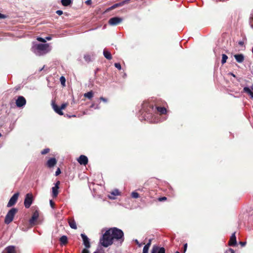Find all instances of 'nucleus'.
<instances>
[{
  "label": "nucleus",
  "mask_w": 253,
  "mask_h": 253,
  "mask_svg": "<svg viewBox=\"0 0 253 253\" xmlns=\"http://www.w3.org/2000/svg\"><path fill=\"white\" fill-rule=\"evenodd\" d=\"M60 81L61 82V84L64 86L65 85L66 79L63 76H61L60 78Z\"/></svg>",
  "instance_id": "30"
},
{
  "label": "nucleus",
  "mask_w": 253,
  "mask_h": 253,
  "mask_svg": "<svg viewBox=\"0 0 253 253\" xmlns=\"http://www.w3.org/2000/svg\"><path fill=\"white\" fill-rule=\"evenodd\" d=\"M151 240L150 239L149 240L148 243L146 245H145V246L144 247L142 253H148V250L151 245Z\"/></svg>",
  "instance_id": "21"
},
{
  "label": "nucleus",
  "mask_w": 253,
  "mask_h": 253,
  "mask_svg": "<svg viewBox=\"0 0 253 253\" xmlns=\"http://www.w3.org/2000/svg\"><path fill=\"white\" fill-rule=\"evenodd\" d=\"M187 244H185L184 245V253H185L186 252V249H187Z\"/></svg>",
  "instance_id": "46"
},
{
  "label": "nucleus",
  "mask_w": 253,
  "mask_h": 253,
  "mask_svg": "<svg viewBox=\"0 0 253 253\" xmlns=\"http://www.w3.org/2000/svg\"><path fill=\"white\" fill-rule=\"evenodd\" d=\"M19 196V193L18 192L15 193L10 199L7 205V207H11L15 205L18 200Z\"/></svg>",
  "instance_id": "7"
},
{
  "label": "nucleus",
  "mask_w": 253,
  "mask_h": 253,
  "mask_svg": "<svg viewBox=\"0 0 253 253\" xmlns=\"http://www.w3.org/2000/svg\"><path fill=\"white\" fill-rule=\"evenodd\" d=\"M157 109L158 112H159L160 114H164L167 112V110L164 107H157Z\"/></svg>",
  "instance_id": "26"
},
{
  "label": "nucleus",
  "mask_w": 253,
  "mask_h": 253,
  "mask_svg": "<svg viewBox=\"0 0 253 253\" xmlns=\"http://www.w3.org/2000/svg\"><path fill=\"white\" fill-rule=\"evenodd\" d=\"M56 13L59 15H61L63 14V11L61 10H58L56 11Z\"/></svg>",
  "instance_id": "40"
},
{
  "label": "nucleus",
  "mask_w": 253,
  "mask_h": 253,
  "mask_svg": "<svg viewBox=\"0 0 253 253\" xmlns=\"http://www.w3.org/2000/svg\"><path fill=\"white\" fill-rule=\"evenodd\" d=\"M175 253H179L178 252H176Z\"/></svg>",
  "instance_id": "57"
},
{
  "label": "nucleus",
  "mask_w": 253,
  "mask_h": 253,
  "mask_svg": "<svg viewBox=\"0 0 253 253\" xmlns=\"http://www.w3.org/2000/svg\"><path fill=\"white\" fill-rule=\"evenodd\" d=\"M103 54L105 58L108 59H111V53L106 49H104Z\"/></svg>",
  "instance_id": "27"
},
{
  "label": "nucleus",
  "mask_w": 253,
  "mask_h": 253,
  "mask_svg": "<svg viewBox=\"0 0 253 253\" xmlns=\"http://www.w3.org/2000/svg\"><path fill=\"white\" fill-rule=\"evenodd\" d=\"M93 253H98L97 252H95Z\"/></svg>",
  "instance_id": "56"
},
{
  "label": "nucleus",
  "mask_w": 253,
  "mask_h": 253,
  "mask_svg": "<svg viewBox=\"0 0 253 253\" xmlns=\"http://www.w3.org/2000/svg\"><path fill=\"white\" fill-rule=\"evenodd\" d=\"M45 39V40H47L49 41V40H50L51 39V38L50 37H46Z\"/></svg>",
  "instance_id": "50"
},
{
  "label": "nucleus",
  "mask_w": 253,
  "mask_h": 253,
  "mask_svg": "<svg viewBox=\"0 0 253 253\" xmlns=\"http://www.w3.org/2000/svg\"><path fill=\"white\" fill-rule=\"evenodd\" d=\"M32 49L35 54L38 55L45 54L50 50L49 43L35 44L32 46Z\"/></svg>",
  "instance_id": "2"
},
{
  "label": "nucleus",
  "mask_w": 253,
  "mask_h": 253,
  "mask_svg": "<svg viewBox=\"0 0 253 253\" xmlns=\"http://www.w3.org/2000/svg\"><path fill=\"white\" fill-rule=\"evenodd\" d=\"M236 238L235 236V233H234L231 235L230 240L229 241V245L230 246H234L236 245Z\"/></svg>",
  "instance_id": "15"
},
{
  "label": "nucleus",
  "mask_w": 253,
  "mask_h": 253,
  "mask_svg": "<svg viewBox=\"0 0 253 253\" xmlns=\"http://www.w3.org/2000/svg\"><path fill=\"white\" fill-rule=\"evenodd\" d=\"M82 253H89V252L88 250L84 249L82 250Z\"/></svg>",
  "instance_id": "41"
},
{
  "label": "nucleus",
  "mask_w": 253,
  "mask_h": 253,
  "mask_svg": "<svg viewBox=\"0 0 253 253\" xmlns=\"http://www.w3.org/2000/svg\"><path fill=\"white\" fill-rule=\"evenodd\" d=\"M26 103V100L22 96H18L16 100V105L18 107H22L25 105Z\"/></svg>",
  "instance_id": "8"
},
{
  "label": "nucleus",
  "mask_w": 253,
  "mask_h": 253,
  "mask_svg": "<svg viewBox=\"0 0 253 253\" xmlns=\"http://www.w3.org/2000/svg\"><path fill=\"white\" fill-rule=\"evenodd\" d=\"M81 237L83 240L84 245L85 248H89L90 247V244L88 237L84 234H82Z\"/></svg>",
  "instance_id": "11"
},
{
  "label": "nucleus",
  "mask_w": 253,
  "mask_h": 253,
  "mask_svg": "<svg viewBox=\"0 0 253 253\" xmlns=\"http://www.w3.org/2000/svg\"><path fill=\"white\" fill-rule=\"evenodd\" d=\"M51 105L54 111L59 115H63V112L61 111L60 107H59L54 102L52 101Z\"/></svg>",
  "instance_id": "10"
},
{
  "label": "nucleus",
  "mask_w": 253,
  "mask_h": 253,
  "mask_svg": "<svg viewBox=\"0 0 253 253\" xmlns=\"http://www.w3.org/2000/svg\"><path fill=\"white\" fill-rule=\"evenodd\" d=\"M1 136V133H0V137Z\"/></svg>",
  "instance_id": "58"
},
{
  "label": "nucleus",
  "mask_w": 253,
  "mask_h": 253,
  "mask_svg": "<svg viewBox=\"0 0 253 253\" xmlns=\"http://www.w3.org/2000/svg\"><path fill=\"white\" fill-rule=\"evenodd\" d=\"M59 241L60 242L61 245H65L68 243L67 237L65 235H63L60 237Z\"/></svg>",
  "instance_id": "19"
},
{
  "label": "nucleus",
  "mask_w": 253,
  "mask_h": 253,
  "mask_svg": "<svg viewBox=\"0 0 253 253\" xmlns=\"http://www.w3.org/2000/svg\"><path fill=\"white\" fill-rule=\"evenodd\" d=\"M39 216V212L38 210H36L33 213L31 218L29 220V224L31 226H34L37 224V219Z\"/></svg>",
  "instance_id": "6"
},
{
  "label": "nucleus",
  "mask_w": 253,
  "mask_h": 253,
  "mask_svg": "<svg viewBox=\"0 0 253 253\" xmlns=\"http://www.w3.org/2000/svg\"><path fill=\"white\" fill-rule=\"evenodd\" d=\"M129 0H126L122 2L114 4L113 5H112V9H114L119 6H123L125 3H128L129 2Z\"/></svg>",
  "instance_id": "20"
},
{
  "label": "nucleus",
  "mask_w": 253,
  "mask_h": 253,
  "mask_svg": "<svg viewBox=\"0 0 253 253\" xmlns=\"http://www.w3.org/2000/svg\"><path fill=\"white\" fill-rule=\"evenodd\" d=\"M229 251L231 253H235V251H234V250H233L232 249H230L229 250Z\"/></svg>",
  "instance_id": "49"
},
{
  "label": "nucleus",
  "mask_w": 253,
  "mask_h": 253,
  "mask_svg": "<svg viewBox=\"0 0 253 253\" xmlns=\"http://www.w3.org/2000/svg\"><path fill=\"white\" fill-rule=\"evenodd\" d=\"M100 100H102V101H103L104 102H106L107 101V100L105 98H104L103 97H101L100 98Z\"/></svg>",
  "instance_id": "47"
},
{
  "label": "nucleus",
  "mask_w": 253,
  "mask_h": 253,
  "mask_svg": "<svg viewBox=\"0 0 253 253\" xmlns=\"http://www.w3.org/2000/svg\"><path fill=\"white\" fill-rule=\"evenodd\" d=\"M251 88H252V89L253 90V84L252 85V86H251Z\"/></svg>",
  "instance_id": "54"
},
{
  "label": "nucleus",
  "mask_w": 253,
  "mask_h": 253,
  "mask_svg": "<svg viewBox=\"0 0 253 253\" xmlns=\"http://www.w3.org/2000/svg\"><path fill=\"white\" fill-rule=\"evenodd\" d=\"M34 200L33 194L31 193L26 195L24 199V205L26 208L28 209L30 207Z\"/></svg>",
  "instance_id": "5"
},
{
  "label": "nucleus",
  "mask_w": 253,
  "mask_h": 253,
  "mask_svg": "<svg viewBox=\"0 0 253 253\" xmlns=\"http://www.w3.org/2000/svg\"><path fill=\"white\" fill-rule=\"evenodd\" d=\"M151 253H165V250L164 248L154 246L153 248Z\"/></svg>",
  "instance_id": "14"
},
{
  "label": "nucleus",
  "mask_w": 253,
  "mask_h": 253,
  "mask_svg": "<svg viewBox=\"0 0 253 253\" xmlns=\"http://www.w3.org/2000/svg\"><path fill=\"white\" fill-rule=\"evenodd\" d=\"M120 192L118 189H115L112 191V195L118 196L120 195Z\"/></svg>",
  "instance_id": "31"
},
{
  "label": "nucleus",
  "mask_w": 253,
  "mask_h": 253,
  "mask_svg": "<svg viewBox=\"0 0 253 253\" xmlns=\"http://www.w3.org/2000/svg\"><path fill=\"white\" fill-rule=\"evenodd\" d=\"M18 211V209L16 208H12L6 214L5 219H4V223L6 224H8L11 223L14 218V217L16 213Z\"/></svg>",
  "instance_id": "4"
},
{
  "label": "nucleus",
  "mask_w": 253,
  "mask_h": 253,
  "mask_svg": "<svg viewBox=\"0 0 253 253\" xmlns=\"http://www.w3.org/2000/svg\"><path fill=\"white\" fill-rule=\"evenodd\" d=\"M37 40L39 41V42H43V43H45L46 42V40L45 39L42 38H41V37H38L37 38Z\"/></svg>",
  "instance_id": "34"
},
{
  "label": "nucleus",
  "mask_w": 253,
  "mask_h": 253,
  "mask_svg": "<svg viewBox=\"0 0 253 253\" xmlns=\"http://www.w3.org/2000/svg\"><path fill=\"white\" fill-rule=\"evenodd\" d=\"M50 205L52 208H54L55 203L52 200H50Z\"/></svg>",
  "instance_id": "38"
},
{
  "label": "nucleus",
  "mask_w": 253,
  "mask_h": 253,
  "mask_svg": "<svg viewBox=\"0 0 253 253\" xmlns=\"http://www.w3.org/2000/svg\"><path fill=\"white\" fill-rule=\"evenodd\" d=\"M135 242L138 245V246L140 247L141 246V245L139 244L138 241L137 240H135Z\"/></svg>",
  "instance_id": "51"
},
{
  "label": "nucleus",
  "mask_w": 253,
  "mask_h": 253,
  "mask_svg": "<svg viewBox=\"0 0 253 253\" xmlns=\"http://www.w3.org/2000/svg\"><path fill=\"white\" fill-rule=\"evenodd\" d=\"M61 173L60 169L58 168L55 171V175L57 176Z\"/></svg>",
  "instance_id": "37"
},
{
  "label": "nucleus",
  "mask_w": 253,
  "mask_h": 253,
  "mask_svg": "<svg viewBox=\"0 0 253 253\" xmlns=\"http://www.w3.org/2000/svg\"><path fill=\"white\" fill-rule=\"evenodd\" d=\"M68 223H69V224L71 228L74 229H77L76 222L74 219H73V218L69 219Z\"/></svg>",
  "instance_id": "16"
},
{
  "label": "nucleus",
  "mask_w": 253,
  "mask_h": 253,
  "mask_svg": "<svg viewBox=\"0 0 253 253\" xmlns=\"http://www.w3.org/2000/svg\"><path fill=\"white\" fill-rule=\"evenodd\" d=\"M60 181L58 180L56 182V183L55 184V186L54 187L59 188V185H60Z\"/></svg>",
  "instance_id": "39"
},
{
  "label": "nucleus",
  "mask_w": 253,
  "mask_h": 253,
  "mask_svg": "<svg viewBox=\"0 0 253 253\" xmlns=\"http://www.w3.org/2000/svg\"><path fill=\"white\" fill-rule=\"evenodd\" d=\"M61 2L64 6H69L72 3V0H61Z\"/></svg>",
  "instance_id": "24"
},
{
  "label": "nucleus",
  "mask_w": 253,
  "mask_h": 253,
  "mask_svg": "<svg viewBox=\"0 0 253 253\" xmlns=\"http://www.w3.org/2000/svg\"><path fill=\"white\" fill-rule=\"evenodd\" d=\"M88 158L86 156L82 155L78 159V162L82 165L85 166L88 163Z\"/></svg>",
  "instance_id": "9"
},
{
  "label": "nucleus",
  "mask_w": 253,
  "mask_h": 253,
  "mask_svg": "<svg viewBox=\"0 0 253 253\" xmlns=\"http://www.w3.org/2000/svg\"><path fill=\"white\" fill-rule=\"evenodd\" d=\"M58 188L53 187L52 188V196L54 198H56L58 194Z\"/></svg>",
  "instance_id": "23"
},
{
  "label": "nucleus",
  "mask_w": 253,
  "mask_h": 253,
  "mask_svg": "<svg viewBox=\"0 0 253 253\" xmlns=\"http://www.w3.org/2000/svg\"><path fill=\"white\" fill-rule=\"evenodd\" d=\"M108 197H109V199H111V196L108 195Z\"/></svg>",
  "instance_id": "55"
},
{
  "label": "nucleus",
  "mask_w": 253,
  "mask_h": 253,
  "mask_svg": "<svg viewBox=\"0 0 253 253\" xmlns=\"http://www.w3.org/2000/svg\"><path fill=\"white\" fill-rule=\"evenodd\" d=\"M234 57L239 63H242L244 60V56L242 54H236L234 55Z\"/></svg>",
  "instance_id": "18"
},
{
  "label": "nucleus",
  "mask_w": 253,
  "mask_h": 253,
  "mask_svg": "<svg viewBox=\"0 0 253 253\" xmlns=\"http://www.w3.org/2000/svg\"><path fill=\"white\" fill-rule=\"evenodd\" d=\"M84 96L86 98H87L89 99H91L93 96V92L92 90L87 92L84 94Z\"/></svg>",
  "instance_id": "25"
},
{
  "label": "nucleus",
  "mask_w": 253,
  "mask_h": 253,
  "mask_svg": "<svg viewBox=\"0 0 253 253\" xmlns=\"http://www.w3.org/2000/svg\"><path fill=\"white\" fill-rule=\"evenodd\" d=\"M122 21V19L119 17L112 18V25H116Z\"/></svg>",
  "instance_id": "17"
},
{
  "label": "nucleus",
  "mask_w": 253,
  "mask_h": 253,
  "mask_svg": "<svg viewBox=\"0 0 253 253\" xmlns=\"http://www.w3.org/2000/svg\"><path fill=\"white\" fill-rule=\"evenodd\" d=\"M57 163V161L55 158L49 159L46 162V166L49 168L53 167Z\"/></svg>",
  "instance_id": "13"
},
{
  "label": "nucleus",
  "mask_w": 253,
  "mask_h": 253,
  "mask_svg": "<svg viewBox=\"0 0 253 253\" xmlns=\"http://www.w3.org/2000/svg\"><path fill=\"white\" fill-rule=\"evenodd\" d=\"M108 23L109 24H111V19H110L108 20Z\"/></svg>",
  "instance_id": "52"
},
{
  "label": "nucleus",
  "mask_w": 253,
  "mask_h": 253,
  "mask_svg": "<svg viewBox=\"0 0 253 253\" xmlns=\"http://www.w3.org/2000/svg\"><path fill=\"white\" fill-rule=\"evenodd\" d=\"M68 105V103H63L60 106V108L62 110L65 109Z\"/></svg>",
  "instance_id": "35"
},
{
  "label": "nucleus",
  "mask_w": 253,
  "mask_h": 253,
  "mask_svg": "<svg viewBox=\"0 0 253 253\" xmlns=\"http://www.w3.org/2000/svg\"><path fill=\"white\" fill-rule=\"evenodd\" d=\"M227 58H228L226 54H223L222 55L221 63L222 64H224L225 63H226Z\"/></svg>",
  "instance_id": "28"
},
{
  "label": "nucleus",
  "mask_w": 253,
  "mask_h": 253,
  "mask_svg": "<svg viewBox=\"0 0 253 253\" xmlns=\"http://www.w3.org/2000/svg\"><path fill=\"white\" fill-rule=\"evenodd\" d=\"M243 91L247 93L251 96V98H253V92L252 91L250 88H249L248 87H245L243 89Z\"/></svg>",
  "instance_id": "22"
},
{
  "label": "nucleus",
  "mask_w": 253,
  "mask_h": 253,
  "mask_svg": "<svg viewBox=\"0 0 253 253\" xmlns=\"http://www.w3.org/2000/svg\"><path fill=\"white\" fill-rule=\"evenodd\" d=\"M240 244L242 247H243L245 245L246 242H240Z\"/></svg>",
  "instance_id": "48"
},
{
  "label": "nucleus",
  "mask_w": 253,
  "mask_h": 253,
  "mask_svg": "<svg viewBox=\"0 0 253 253\" xmlns=\"http://www.w3.org/2000/svg\"><path fill=\"white\" fill-rule=\"evenodd\" d=\"M2 253H16L15 247L13 246H9L5 248Z\"/></svg>",
  "instance_id": "12"
},
{
  "label": "nucleus",
  "mask_w": 253,
  "mask_h": 253,
  "mask_svg": "<svg viewBox=\"0 0 253 253\" xmlns=\"http://www.w3.org/2000/svg\"><path fill=\"white\" fill-rule=\"evenodd\" d=\"M85 3L87 5H90L92 3L91 0H87L85 1Z\"/></svg>",
  "instance_id": "42"
},
{
  "label": "nucleus",
  "mask_w": 253,
  "mask_h": 253,
  "mask_svg": "<svg viewBox=\"0 0 253 253\" xmlns=\"http://www.w3.org/2000/svg\"><path fill=\"white\" fill-rule=\"evenodd\" d=\"M131 197L133 198H137L139 197V194L136 192H133L131 193Z\"/></svg>",
  "instance_id": "33"
},
{
  "label": "nucleus",
  "mask_w": 253,
  "mask_h": 253,
  "mask_svg": "<svg viewBox=\"0 0 253 253\" xmlns=\"http://www.w3.org/2000/svg\"><path fill=\"white\" fill-rule=\"evenodd\" d=\"M166 199H167V198H166V197H162V198H160L159 199V200L160 201H165V200H166Z\"/></svg>",
  "instance_id": "43"
},
{
  "label": "nucleus",
  "mask_w": 253,
  "mask_h": 253,
  "mask_svg": "<svg viewBox=\"0 0 253 253\" xmlns=\"http://www.w3.org/2000/svg\"><path fill=\"white\" fill-rule=\"evenodd\" d=\"M100 244L105 247L111 245V228L107 230L100 240Z\"/></svg>",
  "instance_id": "3"
},
{
  "label": "nucleus",
  "mask_w": 253,
  "mask_h": 253,
  "mask_svg": "<svg viewBox=\"0 0 253 253\" xmlns=\"http://www.w3.org/2000/svg\"><path fill=\"white\" fill-rule=\"evenodd\" d=\"M250 23H251L252 27L253 28V17L252 18V19L250 21Z\"/></svg>",
  "instance_id": "45"
},
{
  "label": "nucleus",
  "mask_w": 253,
  "mask_h": 253,
  "mask_svg": "<svg viewBox=\"0 0 253 253\" xmlns=\"http://www.w3.org/2000/svg\"><path fill=\"white\" fill-rule=\"evenodd\" d=\"M111 9V7L107 8V11H109Z\"/></svg>",
  "instance_id": "53"
},
{
  "label": "nucleus",
  "mask_w": 253,
  "mask_h": 253,
  "mask_svg": "<svg viewBox=\"0 0 253 253\" xmlns=\"http://www.w3.org/2000/svg\"><path fill=\"white\" fill-rule=\"evenodd\" d=\"M50 151V149L49 148H45L42 150L41 152V154L42 155H45L49 153Z\"/></svg>",
  "instance_id": "32"
},
{
  "label": "nucleus",
  "mask_w": 253,
  "mask_h": 253,
  "mask_svg": "<svg viewBox=\"0 0 253 253\" xmlns=\"http://www.w3.org/2000/svg\"><path fill=\"white\" fill-rule=\"evenodd\" d=\"M115 66L119 70H121V65L119 63H116L115 64Z\"/></svg>",
  "instance_id": "36"
},
{
  "label": "nucleus",
  "mask_w": 253,
  "mask_h": 253,
  "mask_svg": "<svg viewBox=\"0 0 253 253\" xmlns=\"http://www.w3.org/2000/svg\"><path fill=\"white\" fill-rule=\"evenodd\" d=\"M5 18H6L5 15L0 13V19H4Z\"/></svg>",
  "instance_id": "44"
},
{
  "label": "nucleus",
  "mask_w": 253,
  "mask_h": 253,
  "mask_svg": "<svg viewBox=\"0 0 253 253\" xmlns=\"http://www.w3.org/2000/svg\"><path fill=\"white\" fill-rule=\"evenodd\" d=\"M84 58L85 61L87 62V63H88L91 61V56H90V55H89L88 54L84 55Z\"/></svg>",
  "instance_id": "29"
},
{
  "label": "nucleus",
  "mask_w": 253,
  "mask_h": 253,
  "mask_svg": "<svg viewBox=\"0 0 253 253\" xmlns=\"http://www.w3.org/2000/svg\"><path fill=\"white\" fill-rule=\"evenodd\" d=\"M123 231L116 227H112V245L121 246L124 241Z\"/></svg>",
  "instance_id": "1"
}]
</instances>
